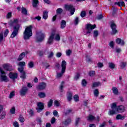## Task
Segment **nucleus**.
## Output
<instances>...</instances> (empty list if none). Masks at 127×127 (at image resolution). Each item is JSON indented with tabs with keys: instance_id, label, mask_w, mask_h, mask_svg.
I'll return each instance as SVG.
<instances>
[{
	"instance_id": "0e129e2a",
	"label": "nucleus",
	"mask_w": 127,
	"mask_h": 127,
	"mask_svg": "<svg viewBox=\"0 0 127 127\" xmlns=\"http://www.w3.org/2000/svg\"><path fill=\"white\" fill-rule=\"evenodd\" d=\"M62 56V53H60V52H59V53H57V54H56V57L58 58H60V57Z\"/></svg>"
},
{
	"instance_id": "f03ea898",
	"label": "nucleus",
	"mask_w": 127,
	"mask_h": 127,
	"mask_svg": "<svg viewBox=\"0 0 127 127\" xmlns=\"http://www.w3.org/2000/svg\"><path fill=\"white\" fill-rule=\"evenodd\" d=\"M32 36V25L26 27L23 32V39L24 40H28Z\"/></svg>"
},
{
	"instance_id": "dca6fc26",
	"label": "nucleus",
	"mask_w": 127,
	"mask_h": 127,
	"mask_svg": "<svg viewBox=\"0 0 127 127\" xmlns=\"http://www.w3.org/2000/svg\"><path fill=\"white\" fill-rule=\"evenodd\" d=\"M9 78L10 79H12V80H15L17 78V73L10 72L8 74Z\"/></svg>"
},
{
	"instance_id": "c85d7f7f",
	"label": "nucleus",
	"mask_w": 127,
	"mask_h": 127,
	"mask_svg": "<svg viewBox=\"0 0 127 127\" xmlns=\"http://www.w3.org/2000/svg\"><path fill=\"white\" fill-rule=\"evenodd\" d=\"M28 66L29 68H33L34 67V63L33 62H29L28 63Z\"/></svg>"
},
{
	"instance_id": "338daca9",
	"label": "nucleus",
	"mask_w": 127,
	"mask_h": 127,
	"mask_svg": "<svg viewBox=\"0 0 127 127\" xmlns=\"http://www.w3.org/2000/svg\"><path fill=\"white\" fill-rule=\"evenodd\" d=\"M7 18H10L11 17V12H9L6 15Z\"/></svg>"
},
{
	"instance_id": "5701e85b",
	"label": "nucleus",
	"mask_w": 127,
	"mask_h": 127,
	"mask_svg": "<svg viewBox=\"0 0 127 127\" xmlns=\"http://www.w3.org/2000/svg\"><path fill=\"white\" fill-rule=\"evenodd\" d=\"M96 120V118H95V116L90 115L88 116V118L87 119L88 122H92L93 121H95Z\"/></svg>"
},
{
	"instance_id": "774afa93",
	"label": "nucleus",
	"mask_w": 127,
	"mask_h": 127,
	"mask_svg": "<svg viewBox=\"0 0 127 127\" xmlns=\"http://www.w3.org/2000/svg\"><path fill=\"white\" fill-rule=\"evenodd\" d=\"M102 18H103L102 14L99 15L97 17V19H98V20H100V19H102Z\"/></svg>"
},
{
	"instance_id": "b1692460",
	"label": "nucleus",
	"mask_w": 127,
	"mask_h": 127,
	"mask_svg": "<svg viewBox=\"0 0 127 127\" xmlns=\"http://www.w3.org/2000/svg\"><path fill=\"white\" fill-rule=\"evenodd\" d=\"M71 118H67L64 122V126H68V125H69V124H70L71 123Z\"/></svg>"
},
{
	"instance_id": "a211bd4d",
	"label": "nucleus",
	"mask_w": 127,
	"mask_h": 127,
	"mask_svg": "<svg viewBox=\"0 0 127 127\" xmlns=\"http://www.w3.org/2000/svg\"><path fill=\"white\" fill-rule=\"evenodd\" d=\"M72 96H73V94L71 93V92H67V101L68 102H70L71 101V100H72Z\"/></svg>"
},
{
	"instance_id": "09e8293b",
	"label": "nucleus",
	"mask_w": 127,
	"mask_h": 127,
	"mask_svg": "<svg viewBox=\"0 0 127 127\" xmlns=\"http://www.w3.org/2000/svg\"><path fill=\"white\" fill-rule=\"evenodd\" d=\"M55 39L57 40V41H60V35L58 34H57L56 35V37Z\"/></svg>"
},
{
	"instance_id": "c756f323",
	"label": "nucleus",
	"mask_w": 127,
	"mask_h": 127,
	"mask_svg": "<svg viewBox=\"0 0 127 127\" xmlns=\"http://www.w3.org/2000/svg\"><path fill=\"white\" fill-rule=\"evenodd\" d=\"M53 105V100L51 99L48 102V107L51 108V107H52Z\"/></svg>"
},
{
	"instance_id": "864d4df0",
	"label": "nucleus",
	"mask_w": 127,
	"mask_h": 127,
	"mask_svg": "<svg viewBox=\"0 0 127 127\" xmlns=\"http://www.w3.org/2000/svg\"><path fill=\"white\" fill-rule=\"evenodd\" d=\"M53 56H54V53H53L52 52H51L50 54L48 55V58L49 59L52 58Z\"/></svg>"
},
{
	"instance_id": "9b49d317",
	"label": "nucleus",
	"mask_w": 127,
	"mask_h": 127,
	"mask_svg": "<svg viewBox=\"0 0 127 127\" xmlns=\"http://www.w3.org/2000/svg\"><path fill=\"white\" fill-rule=\"evenodd\" d=\"M38 108H36V110L38 113H40L43 109H44V104L42 102H38L37 104Z\"/></svg>"
},
{
	"instance_id": "aec40b11",
	"label": "nucleus",
	"mask_w": 127,
	"mask_h": 127,
	"mask_svg": "<svg viewBox=\"0 0 127 127\" xmlns=\"http://www.w3.org/2000/svg\"><path fill=\"white\" fill-rule=\"evenodd\" d=\"M65 27H66V21L64 20H62L61 22V28L64 29Z\"/></svg>"
},
{
	"instance_id": "9d476101",
	"label": "nucleus",
	"mask_w": 127,
	"mask_h": 127,
	"mask_svg": "<svg viewBox=\"0 0 127 127\" xmlns=\"http://www.w3.org/2000/svg\"><path fill=\"white\" fill-rule=\"evenodd\" d=\"M65 8L66 10L70 11V14L73 15L75 12V8L72 5H65Z\"/></svg>"
},
{
	"instance_id": "4c0bfd02",
	"label": "nucleus",
	"mask_w": 127,
	"mask_h": 127,
	"mask_svg": "<svg viewBox=\"0 0 127 127\" xmlns=\"http://www.w3.org/2000/svg\"><path fill=\"white\" fill-rule=\"evenodd\" d=\"M54 106H55V107H60V103H59V101H58V100H55L54 102Z\"/></svg>"
},
{
	"instance_id": "1a4fd4ad",
	"label": "nucleus",
	"mask_w": 127,
	"mask_h": 127,
	"mask_svg": "<svg viewBox=\"0 0 127 127\" xmlns=\"http://www.w3.org/2000/svg\"><path fill=\"white\" fill-rule=\"evenodd\" d=\"M44 37H45V35L41 32H39L37 33L36 40L38 42H41L44 40Z\"/></svg>"
},
{
	"instance_id": "4be33fe9",
	"label": "nucleus",
	"mask_w": 127,
	"mask_h": 127,
	"mask_svg": "<svg viewBox=\"0 0 127 127\" xmlns=\"http://www.w3.org/2000/svg\"><path fill=\"white\" fill-rule=\"evenodd\" d=\"M43 18L44 19L46 20L48 18V11H44L43 13Z\"/></svg>"
},
{
	"instance_id": "f3484780",
	"label": "nucleus",
	"mask_w": 127,
	"mask_h": 127,
	"mask_svg": "<svg viewBox=\"0 0 127 127\" xmlns=\"http://www.w3.org/2000/svg\"><path fill=\"white\" fill-rule=\"evenodd\" d=\"M116 42L117 44H120L122 46H124L125 45V41L121 38L116 39Z\"/></svg>"
},
{
	"instance_id": "6ab92c4d",
	"label": "nucleus",
	"mask_w": 127,
	"mask_h": 127,
	"mask_svg": "<svg viewBox=\"0 0 127 127\" xmlns=\"http://www.w3.org/2000/svg\"><path fill=\"white\" fill-rule=\"evenodd\" d=\"M24 57H25V53L23 52L21 53V54L19 56L18 58L17 59L18 61H21V60H22Z\"/></svg>"
},
{
	"instance_id": "bf43d9fd",
	"label": "nucleus",
	"mask_w": 127,
	"mask_h": 127,
	"mask_svg": "<svg viewBox=\"0 0 127 127\" xmlns=\"http://www.w3.org/2000/svg\"><path fill=\"white\" fill-rule=\"evenodd\" d=\"M79 77H80V73H76V75L74 77L75 80H78V79H79Z\"/></svg>"
},
{
	"instance_id": "5fc2aeb1",
	"label": "nucleus",
	"mask_w": 127,
	"mask_h": 127,
	"mask_svg": "<svg viewBox=\"0 0 127 127\" xmlns=\"http://www.w3.org/2000/svg\"><path fill=\"white\" fill-rule=\"evenodd\" d=\"M73 98L75 102H78V101H79V96H78V95H75Z\"/></svg>"
},
{
	"instance_id": "f704fd0d",
	"label": "nucleus",
	"mask_w": 127,
	"mask_h": 127,
	"mask_svg": "<svg viewBox=\"0 0 127 127\" xmlns=\"http://www.w3.org/2000/svg\"><path fill=\"white\" fill-rule=\"evenodd\" d=\"M99 86H101V83L99 82H94L92 85V88H95L96 87H99Z\"/></svg>"
},
{
	"instance_id": "e433bc0d",
	"label": "nucleus",
	"mask_w": 127,
	"mask_h": 127,
	"mask_svg": "<svg viewBox=\"0 0 127 127\" xmlns=\"http://www.w3.org/2000/svg\"><path fill=\"white\" fill-rule=\"evenodd\" d=\"M22 13H23V14H24L25 15H27V10H26V8L22 7V11H21Z\"/></svg>"
},
{
	"instance_id": "f257e3e1",
	"label": "nucleus",
	"mask_w": 127,
	"mask_h": 127,
	"mask_svg": "<svg viewBox=\"0 0 127 127\" xmlns=\"http://www.w3.org/2000/svg\"><path fill=\"white\" fill-rule=\"evenodd\" d=\"M111 109L109 110L108 112V115L109 116H114V115H117L118 113H124L125 112V107L121 105L120 106H117V104L113 103L111 106Z\"/></svg>"
},
{
	"instance_id": "cd10ccee",
	"label": "nucleus",
	"mask_w": 127,
	"mask_h": 127,
	"mask_svg": "<svg viewBox=\"0 0 127 127\" xmlns=\"http://www.w3.org/2000/svg\"><path fill=\"white\" fill-rule=\"evenodd\" d=\"M5 116H6V113L5 112H2L0 115V120H3V119H4V118H5Z\"/></svg>"
},
{
	"instance_id": "7ed1b4c3",
	"label": "nucleus",
	"mask_w": 127,
	"mask_h": 127,
	"mask_svg": "<svg viewBox=\"0 0 127 127\" xmlns=\"http://www.w3.org/2000/svg\"><path fill=\"white\" fill-rule=\"evenodd\" d=\"M32 36V25L26 27L23 32V39L24 40H28Z\"/></svg>"
},
{
	"instance_id": "a18cd8bd",
	"label": "nucleus",
	"mask_w": 127,
	"mask_h": 127,
	"mask_svg": "<svg viewBox=\"0 0 127 127\" xmlns=\"http://www.w3.org/2000/svg\"><path fill=\"white\" fill-rule=\"evenodd\" d=\"M65 53L67 56H70V55H71V53H72V51H71V50H66Z\"/></svg>"
},
{
	"instance_id": "de8ad7c7",
	"label": "nucleus",
	"mask_w": 127,
	"mask_h": 127,
	"mask_svg": "<svg viewBox=\"0 0 127 127\" xmlns=\"http://www.w3.org/2000/svg\"><path fill=\"white\" fill-rule=\"evenodd\" d=\"M18 65L20 66V67H23V66H25V62H20L19 63Z\"/></svg>"
},
{
	"instance_id": "7c9ffc66",
	"label": "nucleus",
	"mask_w": 127,
	"mask_h": 127,
	"mask_svg": "<svg viewBox=\"0 0 127 127\" xmlns=\"http://www.w3.org/2000/svg\"><path fill=\"white\" fill-rule=\"evenodd\" d=\"M112 91L115 95H118L119 90H118V88L117 87H113Z\"/></svg>"
},
{
	"instance_id": "3c124183",
	"label": "nucleus",
	"mask_w": 127,
	"mask_h": 127,
	"mask_svg": "<svg viewBox=\"0 0 127 127\" xmlns=\"http://www.w3.org/2000/svg\"><path fill=\"white\" fill-rule=\"evenodd\" d=\"M126 65H127L126 63L122 62V63H121L120 66L122 69H124V68H125V67H126Z\"/></svg>"
},
{
	"instance_id": "4468645a",
	"label": "nucleus",
	"mask_w": 127,
	"mask_h": 127,
	"mask_svg": "<svg viewBox=\"0 0 127 127\" xmlns=\"http://www.w3.org/2000/svg\"><path fill=\"white\" fill-rule=\"evenodd\" d=\"M46 88V83L44 82L40 83L37 86V89L38 90H44Z\"/></svg>"
},
{
	"instance_id": "a878e982",
	"label": "nucleus",
	"mask_w": 127,
	"mask_h": 127,
	"mask_svg": "<svg viewBox=\"0 0 127 127\" xmlns=\"http://www.w3.org/2000/svg\"><path fill=\"white\" fill-rule=\"evenodd\" d=\"M20 78H21V79H23V80H25V79H26V74L25 73V71L21 72Z\"/></svg>"
},
{
	"instance_id": "0eeeda50",
	"label": "nucleus",
	"mask_w": 127,
	"mask_h": 127,
	"mask_svg": "<svg viewBox=\"0 0 127 127\" xmlns=\"http://www.w3.org/2000/svg\"><path fill=\"white\" fill-rule=\"evenodd\" d=\"M19 30V25H16L13 27V32L10 36L11 38H14L15 36L18 34V31Z\"/></svg>"
},
{
	"instance_id": "603ef678",
	"label": "nucleus",
	"mask_w": 127,
	"mask_h": 127,
	"mask_svg": "<svg viewBox=\"0 0 127 127\" xmlns=\"http://www.w3.org/2000/svg\"><path fill=\"white\" fill-rule=\"evenodd\" d=\"M9 31H8V29L5 30L4 32V37H6L7 36V34H8V33Z\"/></svg>"
},
{
	"instance_id": "412c9836",
	"label": "nucleus",
	"mask_w": 127,
	"mask_h": 127,
	"mask_svg": "<svg viewBox=\"0 0 127 127\" xmlns=\"http://www.w3.org/2000/svg\"><path fill=\"white\" fill-rule=\"evenodd\" d=\"M125 119H126V117L121 114H118L116 116V120H121V121H123V120H125Z\"/></svg>"
},
{
	"instance_id": "052dcab7",
	"label": "nucleus",
	"mask_w": 127,
	"mask_h": 127,
	"mask_svg": "<svg viewBox=\"0 0 127 127\" xmlns=\"http://www.w3.org/2000/svg\"><path fill=\"white\" fill-rule=\"evenodd\" d=\"M54 117H57L58 116V112L56 110H54L53 112Z\"/></svg>"
},
{
	"instance_id": "e2e57ef3",
	"label": "nucleus",
	"mask_w": 127,
	"mask_h": 127,
	"mask_svg": "<svg viewBox=\"0 0 127 127\" xmlns=\"http://www.w3.org/2000/svg\"><path fill=\"white\" fill-rule=\"evenodd\" d=\"M116 51L117 53H120V52H122V49L121 48H116Z\"/></svg>"
},
{
	"instance_id": "473e14b6",
	"label": "nucleus",
	"mask_w": 127,
	"mask_h": 127,
	"mask_svg": "<svg viewBox=\"0 0 127 127\" xmlns=\"http://www.w3.org/2000/svg\"><path fill=\"white\" fill-rule=\"evenodd\" d=\"M109 67L110 69H115V67H116V65L115 64L113 63H109Z\"/></svg>"
},
{
	"instance_id": "6e6552de",
	"label": "nucleus",
	"mask_w": 127,
	"mask_h": 127,
	"mask_svg": "<svg viewBox=\"0 0 127 127\" xmlns=\"http://www.w3.org/2000/svg\"><path fill=\"white\" fill-rule=\"evenodd\" d=\"M110 27L112 29V35H115V34H117V33H118V30H117V25L116 23L113 22H111Z\"/></svg>"
},
{
	"instance_id": "58836bf2",
	"label": "nucleus",
	"mask_w": 127,
	"mask_h": 127,
	"mask_svg": "<svg viewBox=\"0 0 127 127\" xmlns=\"http://www.w3.org/2000/svg\"><path fill=\"white\" fill-rule=\"evenodd\" d=\"M73 111V110L69 109H67L65 112H64V114L65 115V116H67V115H69V114H71V113H72V112Z\"/></svg>"
},
{
	"instance_id": "c03bdc74",
	"label": "nucleus",
	"mask_w": 127,
	"mask_h": 127,
	"mask_svg": "<svg viewBox=\"0 0 127 127\" xmlns=\"http://www.w3.org/2000/svg\"><path fill=\"white\" fill-rule=\"evenodd\" d=\"M96 74V72L94 70H91L89 71V75L91 77H93V76H95V74Z\"/></svg>"
},
{
	"instance_id": "72a5a7b5",
	"label": "nucleus",
	"mask_w": 127,
	"mask_h": 127,
	"mask_svg": "<svg viewBox=\"0 0 127 127\" xmlns=\"http://www.w3.org/2000/svg\"><path fill=\"white\" fill-rule=\"evenodd\" d=\"M19 121L20 123H24V121H25L24 119V118L22 115H19Z\"/></svg>"
},
{
	"instance_id": "69168bd1",
	"label": "nucleus",
	"mask_w": 127,
	"mask_h": 127,
	"mask_svg": "<svg viewBox=\"0 0 127 127\" xmlns=\"http://www.w3.org/2000/svg\"><path fill=\"white\" fill-rule=\"evenodd\" d=\"M18 70L19 72H20V73L24 72L23 71V67H22L18 68Z\"/></svg>"
},
{
	"instance_id": "2eb2a0df",
	"label": "nucleus",
	"mask_w": 127,
	"mask_h": 127,
	"mask_svg": "<svg viewBox=\"0 0 127 127\" xmlns=\"http://www.w3.org/2000/svg\"><path fill=\"white\" fill-rule=\"evenodd\" d=\"M3 68L4 70H6V71H12V66L10 64H3Z\"/></svg>"
},
{
	"instance_id": "39448f33",
	"label": "nucleus",
	"mask_w": 127,
	"mask_h": 127,
	"mask_svg": "<svg viewBox=\"0 0 127 127\" xmlns=\"http://www.w3.org/2000/svg\"><path fill=\"white\" fill-rule=\"evenodd\" d=\"M67 63L66 61H63L62 62V71L60 73H58L57 75V78L59 79V78H61L62 76H63V74L65 73V71L66 70V65Z\"/></svg>"
},
{
	"instance_id": "393cba45",
	"label": "nucleus",
	"mask_w": 127,
	"mask_h": 127,
	"mask_svg": "<svg viewBox=\"0 0 127 127\" xmlns=\"http://www.w3.org/2000/svg\"><path fill=\"white\" fill-rule=\"evenodd\" d=\"M38 97H39V98H41V99H43V98H45V97L46 96V95L44 92H39V93L38 94Z\"/></svg>"
},
{
	"instance_id": "ea45409f",
	"label": "nucleus",
	"mask_w": 127,
	"mask_h": 127,
	"mask_svg": "<svg viewBox=\"0 0 127 127\" xmlns=\"http://www.w3.org/2000/svg\"><path fill=\"white\" fill-rule=\"evenodd\" d=\"M94 94L95 97H99V90L98 89H96L94 91Z\"/></svg>"
},
{
	"instance_id": "20e7f679",
	"label": "nucleus",
	"mask_w": 127,
	"mask_h": 127,
	"mask_svg": "<svg viewBox=\"0 0 127 127\" xmlns=\"http://www.w3.org/2000/svg\"><path fill=\"white\" fill-rule=\"evenodd\" d=\"M97 27L96 24L92 25L91 24H87L85 25V30L84 31V35L90 36L93 29H95Z\"/></svg>"
},
{
	"instance_id": "c9c22d12",
	"label": "nucleus",
	"mask_w": 127,
	"mask_h": 127,
	"mask_svg": "<svg viewBox=\"0 0 127 127\" xmlns=\"http://www.w3.org/2000/svg\"><path fill=\"white\" fill-rule=\"evenodd\" d=\"M38 0H33V2L32 4L33 7H36V6H37V4H38Z\"/></svg>"
},
{
	"instance_id": "ddd939ff",
	"label": "nucleus",
	"mask_w": 127,
	"mask_h": 127,
	"mask_svg": "<svg viewBox=\"0 0 127 127\" xmlns=\"http://www.w3.org/2000/svg\"><path fill=\"white\" fill-rule=\"evenodd\" d=\"M54 36H55V32L51 33L47 42L48 44H52L53 43Z\"/></svg>"
},
{
	"instance_id": "6e6d98bb",
	"label": "nucleus",
	"mask_w": 127,
	"mask_h": 127,
	"mask_svg": "<svg viewBox=\"0 0 127 127\" xmlns=\"http://www.w3.org/2000/svg\"><path fill=\"white\" fill-rule=\"evenodd\" d=\"M74 23L75 25H77L79 23V18L76 17L75 19Z\"/></svg>"
},
{
	"instance_id": "423d86ee",
	"label": "nucleus",
	"mask_w": 127,
	"mask_h": 127,
	"mask_svg": "<svg viewBox=\"0 0 127 127\" xmlns=\"http://www.w3.org/2000/svg\"><path fill=\"white\" fill-rule=\"evenodd\" d=\"M0 73L1 74L0 75V79L1 81H3V82H7L8 81V78H7V76H6L5 72L3 71V69L1 68V67H0Z\"/></svg>"
},
{
	"instance_id": "79ce46f5",
	"label": "nucleus",
	"mask_w": 127,
	"mask_h": 127,
	"mask_svg": "<svg viewBox=\"0 0 127 127\" xmlns=\"http://www.w3.org/2000/svg\"><path fill=\"white\" fill-rule=\"evenodd\" d=\"M81 84L83 87H86L87 86V81L86 79H83Z\"/></svg>"
},
{
	"instance_id": "680f3d73",
	"label": "nucleus",
	"mask_w": 127,
	"mask_h": 127,
	"mask_svg": "<svg viewBox=\"0 0 127 127\" xmlns=\"http://www.w3.org/2000/svg\"><path fill=\"white\" fill-rule=\"evenodd\" d=\"M14 96V91H12L10 93L9 98H10V99H11V98H12V97H13Z\"/></svg>"
},
{
	"instance_id": "a19ab883",
	"label": "nucleus",
	"mask_w": 127,
	"mask_h": 127,
	"mask_svg": "<svg viewBox=\"0 0 127 127\" xmlns=\"http://www.w3.org/2000/svg\"><path fill=\"white\" fill-rule=\"evenodd\" d=\"M8 24L9 25H10V26L12 27V26H15V25H16L14 22L12 20H10V21L8 22Z\"/></svg>"
},
{
	"instance_id": "f8f14e48",
	"label": "nucleus",
	"mask_w": 127,
	"mask_h": 127,
	"mask_svg": "<svg viewBox=\"0 0 127 127\" xmlns=\"http://www.w3.org/2000/svg\"><path fill=\"white\" fill-rule=\"evenodd\" d=\"M27 91H28L27 87L23 86L20 91L21 96H25V95H26V93H27Z\"/></svg>"
},
{
	"instance_id": "bb28decb",
	"label": "nucleus",
	"mask_w": 127,
	"mask_h": 127,
	"mask_svg": "<svg viewBox=\"0 0 127 127\" xmlns=\"http://www.w3.org/2000/svg\"><path fill=\"white\" fill-rule=\"evenodd\" d=\"M115 4H117L119 6H125V2L124 1H119L116 2Z\"/></svg>"
},
{
	"instance_id": "13d9d810",
	"label": "nucleus",
	"mask_w": 127,
	"mask_h": 127,
	"mask_svg": "<svg viewBox=\"0 0 127 127\" xmlns=\"http://www.w3.org/2000/svg\"><path fill=\"white\" fill-rule=\"evenodd\" d=\"M80 120H81V118H77L75 120V125L77 126L78 124H79V122H80Z\"/></svg>"
},
{
	"instance_id": "49530a36",
	"label": "nucleus",
	"mask_w": 127,
	"mask_h": 127,
	"mask_svg": "<svg viewBox=\"0 0 127 127\" xmlns=\"http://www.w3.org/2000/svg\"><path fill=\"white\" fill-rule=\"evenodd\" d=\"M86 11H82L80 13V16L82 17H85V16H86Z\"/></svg>"
},
{
	"instance_id": "2f4dec72",
	"label": "nucleus",
	"mask_w": 127,
	"mask_h": 127,
	"mask_svg": "<svg viewBox=\"0 0 127 127\" xmlns=\"http://www.w3.org/2000/svg\"><path fill=\"white\" fill-rule=\"evenodd\" d=\"M98 35H99V31H98V30H95L93 33L94 38L96 39V38L98 37Z\"/></svg>"
},
{
	"instance_id": "37998d69",
	"label": "nucleus",
	"mask_w": 127,
	"mask_h": 127,
	"mask_svg": "<svg viewBox=\"0 0 127 127\" xmlns=\"http://www.w3.org/2000/svg\"><path fill=\"white\" fill-rule=\"evenodd\" d=\"M62 11H63V9H62V8H59L57 10V13L58 14H60L62 13Z\"/></svg>"
},
{
	"instance_id": "8fccbe9b",
	"label": "nucleus",
	"mask_w": 127,
	"mask_h": 127,
	"mask_svg": "<svg viewBox=\"0 0 127 127\" xmlns=\"http://www.w3.org/2000/svg\"><path fill=\"white\" fill-rule=\"evenodd\" d=\"M10 114H13L15 113V108L12 107L10 110Z\"/></svg>"
},
{
	"instance_id": "4d7b16f0",
	"label": "nucleus",
	"mask_w": 127,
	"mask_h": 127,
	"mask_svg": "<svg viewBox=\"0 0 127 127\" xmlns=\"http://www.w3.org/2000/svg\"><path fill=\"white\" fill-rule=\"evenodd\" d=\"M13 125L14 127H19V125L17 122H13Z\"/></svg>"
}]
</instances>
